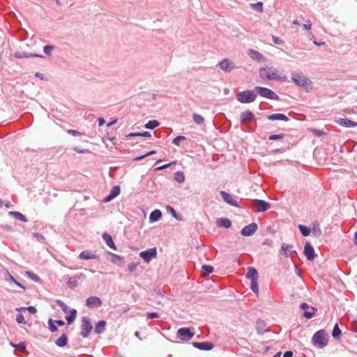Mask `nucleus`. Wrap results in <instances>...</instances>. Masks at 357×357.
Listing matches in <instances>:
<instances>
[{"mask_svg":"<svg viewBox=\"0 0 357 357\" xmlns=\"http://www.w3.org/2000/svg\"><path fill=\"white\" fill-rule=\"evenodd\" d=\"M266 324L262 320H257L256 323V330L260 334H263L265 331H266Z\"/></svg>","mask_w":357,"mask_h":357,"instance_id":"c756f323","label":"nucleus"},{"mask_svg":"<svg viewBox=\"0 0 357 357\" xmlns=\"http://www.w3.org/2000/svg\"><path fill=\"white\" fill-rule=\"evenodd\" d=\"M255 91L257 94H259L261 97L275 100H280L279 96L270 89L262 86H256L255 87Z\"/></svg>","mask_w":357,"mask_h":357,"instance_id":"39448f33","label":"nucleus"},{"mask_svg":"<svg viewBox=\"0 0 357 357\" xmlns=\"http://www.w3.org/2000/svg\"><path fill=\"white\" fill-rule=\"evenodd\" d=\"M16 321L18 324H26V321L24 319V315L21 313L17 314L16 316Z\"/></svg>","mask_w":357,"mask_h":357,"instance_id":"3c124183","label":"nucleus"},{"mask_svg":"<svg viewBox=\"0 0 357 357\" xmlns=\"http://www.w3.org/2000/svg\"><path fill=\"white\" fill-rule=\"evenodd\" d=\"M138 264L137 263H135V262H132L130 263L129 265H128V271L130 272H133L135 271V270L136 269L137 266Z\"/></svg>","mask_w":357,"mask_h":357,"instance_id":"bf43d9fd","label":"nucleus"},{"mask_svg":"<svg viewBox=\"0 0 357 357\" xmlns=\"http://www.w3.org/2000/svg\"><path fill=\"white\" fill-rule=\"evenodd\" d=\"M120 187L119 185H115L114 186L109 194L105 197L104 201L105 202H109L110 201H112L113 199H114L116 196H118L120 193Z\"/></svg>","mask_w":357,"mask_h":357,"instance_id":"a211bd4d","label":"nucleus"},{"mask_svg":"<svg viewBox=\"0 0 357 357\" xmlns=\"http://www.w3.org/2000/svg\"><path fill=\"white\" fill-rule=\"evenodd\" d=\"M291 81L298 86L302 87L306 91L311 88L312 82L302 73L294 72L291 75Z\"/></svg>","mask_w":357,"mask_h":357,"instance_id":"7ed1b4c3","label":"nucleus"},{"mask_svg":"<svg viewBox=\"0 0 357 357\" xmlns=\"http://www.w3.org/2000/svg\"><path fill=\"white\" fill-rule=\"evenodd\" d=\"M159 122L156 120H151L149 121L146 125H145V128H147V129H154L155 128H156L157 126H159Z\"/></svg>","mask_w":357,"mask_h":357,"instance_id":"e433bc0d","label":"nucleus"},{"mask_svg":"<svg viewBox=\"0 0 357 357\" xmlns=\"http://www.w3.org/2000/svg\"><path fill=\"white\" fill-rule=\"evenodd\" d=\"M293 246L289 244H283L282 245V249L284 252L285 257H288L289 254L291 252V249Z\"/></svg>","mask_w":357,"mask_h":357,"instance_id":"58836bf2","label":"nucleus"},{"mask_svg":"<svg viewBox=\"0 0 357 357\" xmlns=\"http://www.w3.org/2000/svg\"><path fill=\"white\" fill-rule=\"evenodd\" d=\"M328 342V335L324 329L317 331L312 337V342L314 346L319 349L324 348Z\"/></svg>","mask_w":357,"mask_h":357,"instance_id":"f03ea898","label":"nucleus"},{"mask_svg":"<svg viewBox=\"0 0 357 357\" xmlns=\"http://www.w3.org/2000/svg\"><path fill=\"white\" fill-rule=\"evenodd\" d=\"M78 282L79 280L83 281L86 279V275L84 273H79L73 276Z\"/></svg>","mask_w":357,"mask_h":357,"instance_id":"052dcab7","label":"nucleus"},{"mask_svg":"<svg viewBox=\"0 0 357 357\" xmlns=\"http://www.w3.org/2000/svg\"><path fill=\"white\" fill-rule=\"evenodd\" d=\"M106 321L104 320L99 321L96 324L94 332L97 334L102 333L105 330Z\"/></svg>","mask_w":357,"mask_h":357,"instance_id":"a878e982","label":"nucleus"},{"mask_svg":"<svg viewBox=\"0 0 357 357\" xmlns=\"http://www.w3.org/2000/svg\"><path fill=\"white\" fill-rule=\"evenodd\" d=\"M101 299L98 296H91L86 301V305L89 308H96L102 305Z\"/></svg>","mask_w":357,"mask_h":357,"instance_id":"9b49d317","label":"nucleus"},{"mask_svg":"<svg viewBox=\"0 0 357 357\" xmlns=\"http://www.w3.org/2000/svg\"><path fill=\"white\" fill-rule=\"evenodd\" d=\"M267 119L271 121H289V118L286 115L280 113L270 114L267 116Z\"/></svg>","mask_w":357,"mask_h":357,"instance_id":"5701e85b","label":"nucleus"},{"mask_svg":"<svg viewBox=\"0 0 357 357\" xmlns=\"http://www.w3.org/2000/svg\"><path fill=\"white\" fill-rule=\"evenodd\" d=\"M259 277L258 271L254 267H248L246 278L250 280H257Z\"/></svg>","mask_w":357,"mask_h":357,"instance_id":"aec40b11","label":"nucleus"},{"mask_svg":"<svg viewBox=\"0 0 357 357\" xmlns=\"http://www.w3.org/2000/svg\"><path fill=\"white\" fill-rule=\"evenodd\" d=\"M77 316V310L72 309L70 310V314L66 317L68 324H71L75 319Z\"/></svg>","mask_w":357,"mask_h":357,"instance_id":"7c9ffc66","label":"nucleus"},{"mask_svg":"<svg viewBox=\"0 0 357 357\" xmlns=\"http://www.w3.org/2000/svg\"><path fill=\"white\" fill-rule=\"evenodd\" d=\"M14 56L16 59H24V58H29V57H43L42 55H40L38 54H33V53L28 54L25 52H16L14 54Z\"/></svg>","mask_w":357,"mask_h":357,"instance_id":"412c9836","label":"nucleus"},{"mask_svg":"<svg viewBox=\"0 0 357 357\" xmlns=\"http://www.w3.org/2000/svg\"><path fill=\"white\" fill-rule=\"evenodd\" d=\"M177 335L181 340L188 341L194 336V333L189 328H181L177 331Z\"/></svg>","mask_w":357,"mask_h":357,"instance_id":"1a4fd4ad","label":"nucleus"},{"mask_svg":"<svg viewBox=\"0 0 357 357\" xmlns=\"http://www.w3.org/2000/svg\"><path fill=\"white\" fill-rule=\"evenodd\" d=\"M240 119L242 123L247 124L248 121L255 119V115L251 111L248 110L241 114Z\"/></svg>","mask_w":357,"mask_h":357,"instance_id":"f3484780","label":"nucleus"},{"mask_svg":"<svg viewBox=\"0 0 357 357\" xmlns=\"http://www.w3.org/2000/svg\"><path fill=\"white\" fill-rule=\"evenodd\" d=\"M273 42L276 45H282L284 43V41L281 38L275 36H273Z\"/></svg>","mask_w":357,"mask_h":357,"instance_id":"680f3d73","label":"nucleus"},{"mask_svg":"<svg viewBox=\"0 0 357 357\" xmlns=\"http://www.w3.org/2000/svg\"><path fill=\"white\" fill-rule=\"evenodd\" d=\"M253 206L256 212H265L271 208V204L262 199H255L253 201Z\"/></svg>","mask_w":357,"mask_h":357,"instance_id":"0eeeda50","label":"nucleus"},{"mask_svg":"<svg viewBox=\"0 0 357 357\" xmlns=\"http://www.w3.org/2000/svg\"><path fill=\"white\" fill-rule=\"evenodd\" d=\"M185 139V137L184 136H178L176 137H175L174 139H173V142L172 143L175 145H179L180 142L183 140Z\"/></svg>","mask_w":357,"mask_h":357,"instance_id":"603ef678","label":"nucleus"},{"mask_svg":"<svg viewBox=\"0 0 357 357\" xmlns=\"http://www.w3.org/2000/svg\"><path fill=\"white\" fill-rule=\"evenodd\" d=\"M337 122L339 125L341 126L345 127V128H350V127H356L357 126V123L347 119H339Z\"/></svg>","mask_w":357,"mask_h":357,"instance_id":"4be33fe9","label":"nucleus"},{"mask_svg":"<svg viewBox=\"0 0 357 357\" xmlns=\"http://www.w3.org/2000/svg\"><path fill=\"white\" fill-rule=\"evenodd\" d=\"M220 195L223 200L227 204L233 206H238L237 200L234 199V197L230 194L225 191H220Z\"/></svg>","mask_w":357,"mask_h":357,"instance_id":"2eb2a0df","label":"nucleus"},{"mask_svg":"<svg viewBox=\"0 0 357 357\" xmlns=\"http://www.w3.org/2000/svg\"><path fill=\"white\" fill-rule=\"evenodd\" d=\"M68 133L72 135L73 136H79L82 135L81 132L75 130H68Z\"/></svg>","mask_w":357,"mask_h":357,"instance_id":"69168bd1","label":"nucleus"},{"mask_svg":"<svg viewBox=\"0 0 357 357\" xmlns=\"http://www.w3.org/2000/svg\"><path fill=\"white\" fill-rule=\"evenodd\" d=\"M67 284L69 287L74 289L79 285V282L74 277H70L68 278Z\"/></svg>","mask_w":357,"mask_h":357,"instance_id":"f704fd0d","label":"nucleus"},{"mask_svg":"<svg viewBox=\"0 0 357 357\" xmlns=\"http://www.w3.org/2000/svg\"><path fill=\"white\" fill-rule=\"evenodd\" d=\"M68 343V337L66 334L63 333L59 338L55 341L56 346L59 347H65Z\"/></svg>","mask_w":357,"mask_h":357,"instance_id":"bb28decb","label":"nucleus"},{"mask_svg":"<svg viewBox=\"0 0 357 357\" xmlns=\"http://www.w3.org/2000/svg\"><path fill=\"white\" fill-rule=\"evenodd\" d=\"M33 235L38 241L43 242L45 239V236L39 233H33Z\"/></svg>","mask_w":357,"mask_h":357,"instance_id":"13d9d810","label":"nucleus"},{"mask_svg":"<svg viewBox=\"0 0 357 357\" xmlns=\"http://www.w3.org/2000/svg\"><path fill=\"white\" fill-rule=\"evenodd\" d=\"M112 255V262L113 263H117V261H122V258L119 256V255H117L116 254H112L111 253Z\"/></svg>","mask_w":357,"mask_h":357,"instance_id":"e2e57ef3","label":"nucleus"},{"mask_svg":"<svg viewBox=\"0 0 357 357\" xmlns=\"http://www.w3.org/2000/svg\"><path fill=\"white\" fill-rule=\"evenodd\" d=\"M10 214L16 220H20L23 222H27V218L22 213L17 211H10Z\"/></svg>","mask_w":357,"mask_h":357,"instance_id":"c85d7f7f","label":"nucleus"},{"mask_svg":"<svg viewBox=\"0 0 357 357\" xmlns=\"http://www.w3.org/2000/svg\"><path fill=\"white\" fill-rule=\"evenodd\" d=\"M73 149L77 153H91L89 149H82L77 146H75Z\"/></svg>","mask_w":357,"mask_h":357,"instance_id":"864d4df0","label":"nucleus"},{"mask_svg":"<svg viewBox=\"0 0 357 357\" xmlns=\"http://www.w3.org/2000/svg\"><path fill=\"white\" fill-rule=\"evenodd\" d=\"M259 77L264 80L277 79L283 81L286 77L278 75V71L275 68L264 67L261 68L259 71Z\"/></svg>","mask_w":357,"mask_h":357,"instance_id":"f257e3e1","label":"nucleus"},{"mask_svg":"<svg viewBox=\"0 0 357 357\" xmlns=\"http://www.w3.org/2000/svg\"><path fill=\"white\" fill-rule=\"evenodd\" d=\"M217 66H219L225 72H231L235 67L234 63L228 59H224L220 61Z\"/></svg>","mask_w":357,"mask_h":357,"instance_id":"f8f14e48","label":"nucleus"},{"mask_svg":"<svg viewBox=\"0 0 357 357\" xmlns=\"http://www.w3.org/2000/svg\"><path fill=\"white\" fill-rule=\"evenodd\" d=\"M155 153H156L155 151H149V153H146L144 155H140V156H138V157L135 158L134 159V160H136V161L141 160L145 158L146 156L151 155L153 154H155Z\"/></svg>","mask_w":357,"mask_h":357,"instance_id":"8fccbe9b","label":"nucleus"},{"mask_svg":"<svg viewBox=\"0 0 357 357\" xmlns=\"http://www.w3.org/2000/svg\"><path fill=\"white\" fill-rule=\"evenodd\" d=\"M102 238L105 240L106 244L112 249L116 250V245L113 241L112 236L107 233L105 232L102 236Z\"/></svg>","mask_w":357,"mask_h":357,"instance_id":"b1692460","label":"nucleus"},{"mask_svg":"<svg viewBox=\"0 0 357 357\" xmlns=\"http://www.w3.org/2000/svg\"><path fill=\"white\" fill-rule=\"evenodd\" d=\"M10 280H12L15 284H17V286H19L20 287H21V288H22V289H25V287H24L22 284H20L19 282H17V281L15 279V278H14L13 275H10Z\"/></svg>","mask_w":357,"mask_h":357,"instance_id":"0e129e2a","label":"nucleus"},{"mask_svg":"<svg viewBox=\"0 0 357 357\" xmlns=\"http://www.w3.org/2000/svg\"><path fill=\"white\" fill-rule=\"evenodd\" d=\"M303 253L310 261H312L315 257L314 248L309 242L305 243Z\"/></svg>","mask_w":357,"mask_h":357,"instance_id":"ddd939ff","label":"nucleus"},{"mask_svg":"<svg viewBox=\"0 0 357 357\" xmlns=\"http://www.w3.org/2000/svg\"><path fill=\"white\" fill-rule=\"evenodd\" d=\"M293 352L291 351H287L284 352L283 357H292Z\"/></svg>","mask_w":357,"mask_h":357,"instance_id":"774afa93","label":"nucleus"},{"mask_svg":"<svg viewBox=\"0 0 357 357\" xmlns=\"http://www.w3.org/2000/svg\"><path fill=\"white\" fill-rule=\"evenodd\" d=\"M56 303L61 307L63 312L67 313L68 312V306L61 300H56Z\"/></svg>","mask_w":357,"mask_h":357,"instance_id":"79ce46f5","label":"nucleus"},{"mask_svg":"<svg viewBox=\"0 0 357 357\" xmlns=\"http://www.w3.org/2000/svg\"><path fill=\"white\" fill-rule=\"evenodd\" d=\"M20 351H24L26 350V343L24 342H20L15 346Z\"/></svg>","mask_w":357,"mask_h":357,"instance_id":"4d7b16f0","label":"nucleus"},{"mask_svg":"<svg viewBox=\"0 0 357 357\" xmlns=\"http://www.w3.org/2000/svg\"><path fill=\"white\" fill-rule=\"evenodd\" d=\"M251 7L256 10L262 13L263 12V3L261 2H257L256 3H252Z\"/></svg>","mask_w":357,"mask_h":357,"instance_id":"37998d69","label":"nucleus"},{"mask_svg":"<svg viewBox=\"0 0 357 357\" xmlns=\"http://www.w3.org/2000/svg\"><path fill=\"white\" fill-rule=\"evenodd\" d=\"M285 135L283 133L278 134V135H271L268 137L269 140H279L282 139L284 137Z\"/></svg>","mask_w":357,"mask_h":357,"instance_id":"49530a36","label":"nucleus"},{"mask_svg":"<svg viewBox=\"0 0 357 357\" xmlns=\"http://www.w3.org/2000/svg\"><path fill=\"white\" fill-rule=\"evenodd\" d=\"M193 121L199 125H202L204 122V119L199 114H194L192 115Z\"/></svg>","mask_w":357,"mask_h":357,"instance_id":"ea45409f","label":"nucleus"},{"mask_svg":"<svg viewBox=\"0 0 357 357\" xmlns=\"http://www.w3.org/2000/svg\"><path fill=\"white\" fill-rule=\"evenodd\" d=\"M236 97L241 103H251L256 100L257 93L255 90H245L238 93Z\"/></svg>","mask_w":357,"mask_h":357,"instance_id":"20e7f679","label":"nucleus"},{"mask_svg":"<svg viewBox=\"0 0 357 357\" xmlns=\"http://www.w3.org/2000/svg\"><path fill=\"white\" fill-rule=\"evenodd\" d=\"M79 259H99V256L96 254L95 252L90 251V250H84L82 251L79 255Z\"/></svg>","mask_w":357,"mask_h":357,"instance_id":"dca6fc26","label":"nucleus"},{"mask_svg":"<svg viewBox=\"0 0 357 357\" xmlns=\"http://www.w3.org/2000/svg\"><path fill=\"white\" fill-rule=\"evenodd\" d=\"M162 217V212L159 209L153 211L149 215V221L154 222L158 221Z\"/></svg>","mask_w":357,"mask_h":357,"instance_id":"393cba45","label":"nucleus"},{"mask_svg":"<svg viewBox=\"0 0 357 357\" xmlns=\"http://www.w3.org/2000/svg\"><path fill=\"white\" fill-rule=\"evenodd\" d=\"M202 269L203 271L204 275H209L210 273H213L214 271L213 267L211 266H209V265H203L202 267Z\"/></svg>","mask_w":357,"mask_h":357,"instance_id":"c9c22d12","label":"nucleus"},{"mask_svg":"<svg viewBox=\"0 0 357 357\" xmlns=\"http://www.w3.org/2000/svg\"><path fill=\"white\" fill-rule=\"evenodd\" d=\"M298 229L301 232L303 236H307L310 234V229L305 225H299L298 226Z\"/></svg>","mask_w":357,"mask_h":357,"instance_id":"473e14b6","label":"nucleus"},{"mask_svg":"<svg viewBox=\"0 0 357 357\" xmlns=\"http://www.w3.org/2000/svg\"><path fill=\"white\" fill-rule=\"evenodd\" d=\"M146 317L148 319H156L160 317V314L158 312H147Z\"/></svg>","mask_w":357,"mask_h":357,"instance_id":"6e6d98bb","label":"nucleus"},{"mask_svg":"<svg viewBox=\"0 0 357 357\" xmlns=\"http://www.w3.org/2000/svg\"><path fill=\"white\" fill-rule=\"evenodd\" d=\"M248 54L253 60L257 61H263L264 60V56L260 52L255 50L250 49L248 52Z\"/></svg>","mask_w":357,"mask_h":357,"instance_id":"6ab92c4d","label":"nucleus"},{"mask_svg":"<svg viewBox=\"0 0 357 357\" xmlns=\"http://www.w3.org/2000/svg\"><path fill=\"white\" fill-rule=\"evenodd\" d=\"M194 347L199 349L200 350L209 351L211 350L214 347V344L211 342H195L192 343Z\"/></svg>","mask_w":357,"mask_h":357,"instance_id":"4468645a","label":"nucleus"},{"mask_svg":"<svg viewBox=\"0 0 357 357\" xmlns=\"http://www.w3.org/2000/svg\"><path fill=\"white\" fill-rule=\"evenodd\" d=\"M342 331L339 328V326L337 324H336L333 329L332 332V336L333 338L339 340L341 337Z\"/></svg>","mask_w":357,"mask_h":357,"instance_id":"2f4dec72","label":"nucleus"},{"mask_svg":"<svg viewBox=\"0 0 357 357\" xmlns=\"http://www.w3.org/2000/svg\"><path fill=\"white\" fill-rule=\"evenodd\" d=\"M48 324H49V329L50 330V331L54 333V332H56L58 331V328L55 325L54 321L53 319H50L48 320Z\"/></svg>","mask_w":357,"mask_h":357,"instance_id":"a19ab883","label":"nucleus"},{"mask_svg":"<svg viewBox=\"0 0 357 357\" xmlns=\"http://www.w3.org/2000/svg\"><path fill=\"white\" fill-rule=\"evenodd\" d=\"M26 274L29 276V278H30L33 281H35V282L40 281V278L37 275L34 274L33 273L30 272V271H26Z\"/></svg>","mask_w":357,"mask_h":357,"instance_id":"09e8293b","label":"nucleus"},{"mask_svg":"<svg viewBox=\"0 0 357 357\" xmlns=\"http://www.w3.org/2000/svg\"><path fill=\"white\" fill-rule=\"evenodd\" d=\"M258 226L257 223L252 222L245 227H244L241 231V234L243 236H250L253 235L257 230Z\"/></svg>","mask_w":357,"mask_h":357,"instance_id":"9d476101","label":"nucleus"},{"mask_svg":"<svg viewBox=\"0 0 357 357\" xmlns=\"http://www.w3.org/2000/svg\"><path fill=\"white\" fill-rule=\"evenodd\" d=\"M92 329H93V326L91 323L90 319L87 317H83L82 318L80 335L84 338L87 337H89Z\"/></svg>","mask_w":357,"mask_h":357,"instance_id":"423d86ee","label":"nucleus"},{"mask_svg":"<svg viewBox=\"0 0 357 357\" xmlns=\"http://www.w3.org/2000/svg\"><path fill=\"white\" fill-rule=\"evenodd\" d=\"M140 257H142L146 262H149L153 258L157 256V250L155 248H150L142 251L139 253Z\"/></svg>","mask_w":357,"mask_h":357,"instance_id":"6e6552de","label":"nucleus"},{"mask_svg":"<svg viewBox=\"0 0 357 357\" xmlns=\"http://www.w3.org/2000/svg\"><path fill=\"white\" fill-rule=\"evenodd\" d=\"M174 179L181 183H183L185 181V176L183 172L178 171L174 174Z\"/></svg>","mask_w":357,"mask_h":357,"instance_id":"72a5a7b5","label":"nucleus"},{"mask_svg":"<svg viewBox=\"0 0 357 357\" xmlns=\"http://www.w3.org/2000/svg\"><path fill=\"white\" fill-rule=\"evenodd\" d=\"M167 211L170 212L172 215L178 220H181L182 218L181 215L177 214L176 211L170 206H167L166 207Z\"/></svg>","mask_w":357,"mask_h":357,"instance_id":"4c0bfd02","label":"nucleus"},{"mask_svg":"<svg viewBox=\"0 0 357 357\" xmlns=\"http://www.w3.org/2000/svg\"><path fill=\"white\" fill-rule=\"evenodd\" d=\"M54 49V46L47 45H45L43 48L44 53L47 55L50 56L52 54V51Z\"/></svg>","mask_w":357,"mask_h":357,"instance_id":"c03bdc74","label":"nucleus"},{"mask_svg":"<svg viewBox=\"0 0 357 357\" xmlns=\"http://www.w3.org/2000/svg\"><path fill=\"white\" fill-rule=\"evenodd\" d=\"M17 310H28L31 314H35L36 312H37V310L35 307L33 306H29L28 307H24V308H17Z\"/></svg>","mask_w":357,"mask_h":357,"instance_id":"5fc2aeb1","label":"nucleus"},{"mask_svg":"<svg viewBox=\"0 0 357 357\" xmlns=\"http://www.w3.org/2000/svg\"><path fill=\"white\" fill-rule=\"evenodd\" d=\"M217 224L218 227H222L225 228H229L231 225V222L229 219L226 218H222L218 220Z\"/></svg>","mask_w":357,"mask_h":357,"instance_id":"cd10ccee","label":"nucleus"},{"mask_svg":"<svg viewBox=\"0 0 357 357\" xmlns=\"http://www.w3.org/2000/svg\"><path fill=\"white\" fill-rule=\"evenodd\" d=\"M317 310L314 307H312V311H305L303 316L307 319H311Z\"/></svg>","mask_w":357,"mask_h":357,"instance_id":"de8ad7c7","label":"nucleus"},{"mask_svg":"<svg viewBox=\"0 0 357 357\" xmlns=\"http://www.w3.org/2000/svg\"><path fill=\"white\" fill-rule=\"evenodd\" d=\"M250 288L253 292L257 294L259 291V287L257 280H251Z\"/></svg>","mask_w":357,"mask_h":357,"instance_id":"a18cd8bd","label":"nucleus"},{"mask_svg":"<svg viewBox=\"0 0 357 357\" xmlns=\"http://www.w3.org/2000/svg\"><path fill=\"white\" fill-rule=\"evenodd\" d=\"M311 26H312V23L310 22V21H307L306 23L303 24V27L307 31L311 29Z\"/></svg>","mask_w":357,"mask_h":357,"instance_id":"338daca9","label":"nucleus"}]
</instances>
